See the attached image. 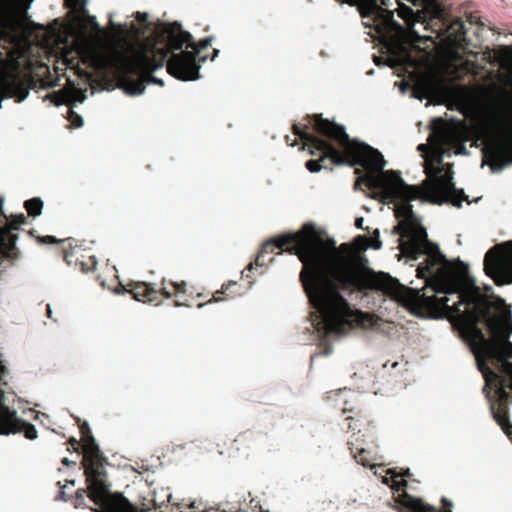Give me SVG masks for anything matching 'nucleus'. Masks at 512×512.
<instances>
[{"label": "nucleus", "instance_id": "6e6552de", "mask_svg": "<svg viewBox=\"0 0 512 512\" xmlns=\"http://www.w3.org/2000/svg\"><path fill=\"white\" fill-rule=\"evenodd\" d=\"M168 61L167 50H155L151 54L147 49H139L119 59L120 82L132 95L142 94L149 83L163 86V81L154 77L152 72L167 65Z\"/></svg>", "mask_w": 512, "mask_h": 512}, {"label": "nucleus", "instance_id": "5fc2aeb1", "mask_svg": "<svg viewBox=\"0 0 512 512\" xmlns=\"http://www.w3.org/2000/svg\"><path fill=\"white\" fill-rule=\"evenodd\" d=\"M434 20V18H430V20L427 22V26L431 25V22Z\"/></svg>", "mask_w": 512, "mask_h": 512}, {"label": "nucleus", "instance_id": "ddd939ff", "mask_svg": "<svg viewBox=\"0 0 512 512\" xmlns=\"http://www.w3.org/2000/svg\"><path fill=\"white\" fill-rule=\"evenodd\" d=\"M500 132L482 150L485 163L494 172L501 171L512 163V126L501 124Z\"/></svg>", "mask_w": 512, "mask_h": 512}, {"label": "nucleus", "instance_id": "a211bd4d", "mask_svg": "<svg viewBox=\"0 0 512 512\" xmlns=\"http://www.w3.org/2000/svg\"><path fill=\"white\" fill-rule=\"evenodd\" d=\"M436 19L441 22V26L437 30L439 35L445 36L454 45H461L465 42L466 28L461 19H454L449 24L442 18Z\"/></svg>", "mask_w": 512, "mask_h": 512}, {"label": "nucleus", "instance_id": "864d4df0", "mask_svg": "<svg viewBox=\"0 0 512 512\" xmlns=\"http://www.w3.org/2000/svg\"><path fill=\"white\" fill-rule=\"evenodd\" d=\"M66 62H67V65H69V66H70V65L73 63V60H68V59H66Z\"/></svg>", "mask_w": 512, "mask_h": 512}, {"label": "nucleus", "instance_id": "2eb2a0df", "mask_svg": "<svg viewBox=\"0 0 512 512\" xmlns=\"http://www.w3.org/2000/svg\"><path fill=\"white\" fill-rule=\"evenodd\" d=\"M159 39L166 42L164 47H157L155 44L143 45L140 49H147L149 53L154 54L155 50H167L168 56L174 50H181L184 45L186 48L193 47L192 35L181 29V25L177 22L169 24L159 33Z\"/></svg>", "mask_w": 512, "mask_h": 512}, {"label": "nucleus", "instance_id": "a18cd8bd", "mask_svg": "<svg viewBox=\"0 0 512 512\" xmlns=\"http://www.w3.org/2000/svg\"><path fill=\"white\" fill-rule=\"evenodd\" d=\"M469 21H470V23H471V24H473V23H477V17H476V16H472V15H471V16L469 17Z\"/></svg>", "mask_w": 512, "mask_h": 512}, {"label": "nucleus", "instance_id": "9b49d317", "mask_svg": "<svg viewBox=\"0 0 512 512\" xmlns=\"http://www.w3.org/2000/svg\"><path fill=\"white\" fill-rule=\"evenodd\" d=\"M211 47V38L202 39L197 45L193 42L192 51H182L172 54L167 64V71L173 77L182 81H191L199 78L200 62L206 61L207 54L203 52Z\"/></svg>", "mask_w": 512, "mask_h": 512}, {"label": "nucleus", "instance_id": "dca6fc26", "mask_svg": "<svg viewBox=\"0 0 512 512\" xmlns=\"http://www.w3.org/2000/svg\"><path fill=\"white\" fill-rule=\"evenodd\" d=\"M29 80L18 73H8L0 78V101L5 98H14L22 102L29 94Z\"/></svg>", "mask_w": 512, "mask_h": 512}, {"label": "nucleus", "instance_id": "f704fd0d", "mask_svg": "<svg viewBox=\"0 0 512 512\" xmlns=\"http://www.w3.org/2000/svg\"><path fill=\"white\" fill-rule=\"evenodd\" d=\"M67 444L69 445L68 451H71V448L73 449V451L78 453L80 452V450L82 451V442H79L74 437L69 438Z\"/></svg>", "mask_w": 512, "mask_h": 512}, {"label": "nucleus", "instance_id": "412c9836", "mask_svg": "<svg viewBox=\"0 0 512 512\" xmlns=\"http://www.w3.org/2000/svg\"><path fill=\"white\" fill-rule=\"evenodd\" d=\"M385 321L374 313L363 312L354 308V328L380 331Z\"/></svg>", "mask_w": 512, "mask_h": 512}, {"label": "nucleus", "instance_id": "c03bdc74", "mask_svg": "<svg viewBox=\"0 0 512 512\" xmlns=\"http://www.w3.org/2000/svg\"><path fill=\"white\" fill-rule=\"evenodd\" d=\"M351 418H352V417H351V416H349V415H347V416H346V418H345V420H346V421H348V424H347V428H348V429H350V428H351V422H350Z\"/></svg>", "mask_w": 512, "mask_h": 512}, {"label": "nucleus", "instance_id": "09e8293b", "mask_svg": "<svg viewBox=\"0 0 512 512\" xmlns=\"http://www.w3.org/2000/svg\"><path fill=\"white\" fill-rule=\"evenodd\" d=\"M64 496H65V492H64L63 490H62V491H60L59 498H61V499H65V497H64Z\"/></svg>", "mask_w": 512, "mask_h": 512}, {"label": "nucleus", "instance_id": "4c0bfd02", "mask_svg": "<svg viewBox=\"0 0 512 512\" xmlns=\"http://www.w3.org/2000/svg\"><path fill=\"white\" fill-rule=\"evenodd\" d=\"M62 464L65 465V466H71V465H75V462L74 461H71L69 460L67 457H64L62 459Z\"/></svg>", "mask_w": 512, "mask_h": 512}, {"label": "nucleus", "instance_id": "c756f323", "mask_svg": "<svg viewBox=\"0 0 512 512\" xmlns=\"http://www.w3.org/2000/svg\"><path fill=\"white\" fill-rule=\"evenodd\" d=\"M79 255H80V249L78 248H72L70 251H66L64 253V261L67 263L68 266H78L79 261Z\"/></svg>", "mask_w": 512, "mask_h": 512}, {"label": "nucleus", "instance_id": "b1692460", "mask_svg": "<svg viewBox=\"0 0 512 512\" xmlns=\"http://www.w3.org/2000/svg\"><path fill=\"white\" fill-rule=\"evenodd\" d=\"M398 16L402 18L408 26H413L416 22H425L424 12H414L412 8L404 4H400L398 8Z\"/></svg>", "mask_w": 512, "mask_h": 512}, {"label": "nucleus", "instance_id": "a878e982", "mask_svg": "<svg viewBox=\"0 0 512 512\" xmlns=\"http://www.w3.org/2000/svg\"><path fill=\"white\" fill-rule=\"evenodd\" d=\"M354 460L364 467L374 468L376 466V455L367 449H360L357 454H354Z\"/></svg>", "mask_w": 512, "mask_h": 512}, {"label": "nucleus", "instance_id": "393cba45", "mask_svg": "<svg viewBox=\"0 0 512 512\" xmlns=\"http://www.w3.org/2000/svg\"><path fill=\"white\" fill-rule=\"evenodd\" d=\"M68 83H69V85H71V89H65L62 92L61 100L56 102L57 105L62 104V103L72 104L75 102L84 101V99L86 97L84 94V91L74 87V84L72 83L71 80H68Z\"/></svg>", "mask_w": 512, "mask_h": 512}, {"label": "nucleus", "instance_id": "f257e3e1", "mask_svg": "<svg viewBox=\"0 0 512 512\" xmlns=\"http://www.w3.org/2000/svg\"><path fill=\"white\" fill-rule=\"evenodd\" d=\"M286 251L303 263L300 281L314 311L310 318L320 340L323 355H329L331 339L345 336L352 329V242L336 243L316 225L307 223L294 234L281 235L263 243L255 265L273 261L270 254Z\"/></svg>", "mask_w": 512, "mask_h": 512}, {"label": "nucleus", "instance_id": "423d86ee", "mask_svg": "<svg viewBox=\"0 0 512 512\" xmlns=\"http://www.w3.org/2000/svg\"><path fill=\"white\" fill-rule=\"evenodd\" d=\"M365 231L354 237V291L376 290L393 299H400L406 287L388 273L374 271L364 255L368 248L378 250L382 247L379 230L371 232L367 227Z\"/></svg>", "mask_w": 512, "mask_h": 512}, {"label": "nucleus", "instance_id": "2f4dec72", "mask_svg": "<svg viewBox=\"0 0 512 512\" xmlns=\"http://www.w3.org/2000/svg\"><path fill=\"white\" fill-rule=\"evenodd\" d=\"M65 6L79 13L86 12L85 2H82L81 0H65Z\"/></svg>", "mask_w": 512, "mask_h": 512}, {"label": "nucleus", "instance_id": "bb28decb", "mask_svg": "<svg viewBox=\"0 0 512 512\" xmlns=\"http://www.w3.org/2000/svg\"><path fill=\"white\" fill-rule=\"evenodd\" d=\"M24 207L29 216L37 217L42 213L43 201L38 197L31 198L24 202Z\"/></svg>", "mask_w": 512, "mask_h": 512}, {"label": "nucleus", "instance_id": "f8f14e48", "mask_svg": "<svg viewBox=\"0 0 512 512\" xmlns=\"http://www.w3.org/2000/svg\"><path fill=\"white\" fill-rule=\"evenodd\" d=\"M354 7H357L362 18H369L372 23L365 25L373 27L375 31L383 37L392 33L402 31V26L395 21L393 13L380 7L377 0H353Z\"/></svg>", "mask_w": 512, "mask_h": 512}, {"label": "nucleus", "instance_id": "f03ea898", "mask_svg": "<svg viewBox=\"0 0 512 512\" xmlns=\"http://www.w3.org/2000/svg\"><path fill=\"white\" fill-rule=\"evenodd\" d=\"M453 293H442L444 296L426 295L422 290L409 291L412 293L413 304L422 311L430 314H444L459 326L464 339L475 355L478 369L483 373L485 386L483 392L490 402V410L494 420L512 442V424L509 421V406L512 401L510 392L505 390V380L494 372L486 363L487 359L503 360L512 358V343L507 339L487 338L479 327L484 323L491 331L496 329V321L491 316L493 304L478 290L472 292L460 291L458 281H455Z\"/></svg>", "mask_w": 512, "mask_h": 512}, {"label": "nucleus", "instance_id": "de8ad7c7", "mask_svg": "<svg viewBox=\"0 0 512 512\" xmlns=\"http://www.w3.org/2000/svg\"><path fill=\"white\" fill-rule=\"evenodd\" d=\"M151 502L153 503V508H154V509H157V508H159V507H160V506L156 503V501H155V500H152Z\"/></svg>", "mask_w": 512, "mask_h": 512}, {"label": "nucleus", "instance_id": "c85d7f7f", "mask_svg": "<svg viewBox=\"0 0 512 512\" xmlns=\"http://www.w3.org/2000/svg\"><path fill=\"white\" fill-rule=\"evenodd\" d=\"M496 361L500 364L501 371L511 378V382L509 384H507V380L503 378L505 380V382L503 383V385L505 386V390L507 388L512 390V362L507 361V359Z\"/></svg>", "mask_w": 512, "mask_h": 512}, {"label": "nucleus", "instance_id": "58836bf2", "mask_svg": "<svg viewBox=\"0 0 512 512\" xmlns=\"http://www.w3.org/2000/svg\"><path fill=\"white\" fill-rule=\"evenodd\" d=\"M0 367H2L3 369H5V370H6L5 376H3V377H4V381H8V380H7V377H8V375H9V371H8L7 367L2 363V361H1V360H0Z\"/></svg>", "mask_w": 512, "mask_h": 512}, {"label": "nucleus", "instance_id": "7ed1b4c3", "mask_svg": "<svg viewBox=\"0 0 512 512\" xmlns=\"http://www.w3.org/2000/svg\"><path fill=\"white\" fill-rule=\"evenodd\" d=\"M441 171L432 164L425 166V173L428 176L433 174V178L426 181L427 191L419 186L406 184L400 175L398 177L400 183H393L391 189L387 185L374 195L383 203L395 205L394 214L398 224L394 226L392 232L400 236L398 241L401 254L414 261L420 255L426 256L416 272L418 278L426 280L427 286L433 291L432 295L453 293L457 280L451 263L441 253L438 245L428 239L426 229L415 216L410 202L416 199L432 198V203L442 204L448 201L452 193L458 192L450 176L439 175Z\"/></svg>", "mask_w": 512, "mask_h": 512}, {"label": "nucleus", "instance_id": "72a5a7b5", "mask_svg": "<svg viewBox=\"0 0 512 512\" xmlns=\"http://www.w3.org/2000/svg\"><path fill=\"white\" fill-rule=\"evenodd\" d=\"M68 119L74 127H80L83 124L82 117L78 115L76 112H74L72 109L69 110Z\"/></svg>", "mask_w": 512, "mask_h": 512}, {"label": "nucleus", "instance_id": "ea45409f", "mask_svg": "<svg viewBox=\"0 0 512 512\" xmlns=\"http://www.w3.org/2000/svg\"><path fill=\"white\" fill-rule=\"evenodd\" d=\"M146 14H142L140 12H137V15H136V18L139 20V21H144L146 20Z\"/></svg>", "mask_w": 512, "mask_h": 512}, {"label": "nucleus", "instance_id": "5701e85b", "mask_svg": "<svg viewBox=\"0 0 512 512\" xmlns=\"http://www.w3.org/2000/svg\"><path fill=\"white\" fill-rule=\"evenodd\" d=\"M255 443V434L251 430H246L237 435V437L231 443V450L228 454L230 455L232 452H241V451H250Z\"/></svg>", "mask_w": 512, "mask_h": 512}, {"label": "nucleus", "instance_id": "c9c22d12", "mask_svg": "<svg viewBox=\"0 0 512 512\" xmlns=\"http://www.w3.org/2000/svg\"><path fill=\"white\" fill-rule=\"evenodd\" d=\"M38 242L40 244H56V243H59L60 240H58L56 237L54 236H43V237H38L37 238Z\"/></svg>", "mask_w": 512, "mask_h": 512}, {"label": "nucleus", "instance_id": "e433bc0d", "mask_svg": "<svg viewBox=\"0 0 512 512\" xmlns=\"http://www.w3.org/2000/svg\"><path fill=\"white\" fill-rule=\"evenodd\" d=\"M363 223H364V219L362 217L356 218L355 221H354V226H356L357 228L364 229L363 228Z\"/></svg>", "mask_w": 512, "mask_h": 512}, {"label": "nucleus", "instance_id": "603ef678", "mask_svg": "<svg viewBox=\"0 0 512 512\" xmlns=\"http://www.w3.org/2000/svg\"><path fill=\"white\" fill-rule=\"evenodd\" d=\"M252 268H253V264H252V263H250V264L246 267V270H249V271H250V270H252Z\"/></svg>", "mask_w": 512, "mask_h": 512}, {"label": "nucleus", "instance_id": "9d476101", "mask_svg": "<svg viewBox=\"0 0 512 512\" xmlns=\"http://www.w3.org/2000/svg\"><path fill=\"white\" fill-rule=\"evenodd\" d=\"M129 287L127 292L137 301L155 302L158 304L161 301V296L165 298L175 297L176 306H191V293H188L185 281L174 282L163 279L159 289L153 284L146 282L131 283Z\"/></svg>", "mask_w": 512, "mask_h": 512}, {"label": "nucleus", "instance_id": "6e6d98bb", "mask_svg": "<svg viewBox=\"0 0 512 512\" xmlns=\"http://www.w3.org/2000/svg\"><path fill=\"white\" fill-rule=\"evenodd\" d=\"M68 483L74 485L75 484V481L74 480H71V481H67Z\"/></svg>", "mask_w": 512, "mask_h": 512}, {"label": "nucleus", "instance_id": "39448f33", "mask_svg": "<svg viewBox=\"0 0 512 512\" xmlns=\"http://www.w3.org/2000/svg\"><path fill=\"white\" fill-rule=\"evenodd\" d=\"M303 125L293 124L292 131L317 159L308 160L306 168L319 172L322 168L332 169L334 165L352 167V140L345 128L325 119L321 114L306 115Z\"/></svg>", "mask_w": 512, "mask_h": 512}, {"label": "nucleus", "instance_id": "7c9ffc66", "mask_svg": "<svg viewBox=\"0 0 512 512\" xmlns=\"http://www.w3.org/2000/svg\"><path fill=\"white\" fill-rule=\"evenodd\" d=\"M236 284H237L236 282H232V281L228 282L227 284H223L221 290H217L216 292L213 293L212 298L208 301V303L218 302V301L222 300L221 295L226 294L227 291L229 290V288Z\"/></svg>", "mask_w": 512, "mask_h": 512}, {"label": "nucleus", "instance_id": "8fccbe9b", "mask_svg": "<svg viewBox=\"0 0 512 512\" xmlns=\"http://www.w3.org/2000/svg\"><path fill=\"white\" fill-rule=\"evenodd\" d=\"M425 148H426L425 144H420V145L418 146V149H419V150H424Z\"/></svg>", "mask_w": 512, "mask_h": 512}, {"label": "nucleus", "instance_id": "20e7f679", "mask_svg": "<svg viewBox=\"0 0 512 512\" xmlns=\"http://www.w3.org/2000/svg\"><path fill=\"white\" fill-rule=\"evenodd\" d=\"M82 442V467L87 487L76 491L75 507L85 506V496L96 506L95 512H149L150 508L142 504L139 508L132 504L122 493L111 491V482L106 466L108 460L102 454L94 439L88 423L79 426Z\"/></svg>", "mask_w": 512, "mask_h": 512}, {"label": "nucleus", "instance_id": "4d7b16f0", "mask_svg": "<svg viewBox=\"0 0 512 512\" xmlns=\"http://www.w3.org/2000/svg\"><path fill=\"white\" fill-rule=\"evenodd\" d=\"M2 35H3V31H2V30H0V38L2 37Z\"/></svg>", "mask_w": 512, "mask_h": 512}, {"label": "nucleus", "instance_id": "4be33fe9", "mask_svg": "<svg viewBox=\"0 0 512 512\" xmlns=\"http://www.w3.org/2000/svg\"><path fill=\"white\" fill-rule=\"evenodd\" d=\"M350 390L346 387L330 391L327 393V399L334 402V407L341 410L342 414L345 415L352 411V406L349 401Z\"/></svg>", "mask_w": 512, "mask_h": 512}, {"label": "nucleus", "instance_id": "3c124183", "mask_svg": "<svg viewBox=\"0 0 512 512\" xmlns=\"http://www.w3.org/2000/svg\"><path fill=\"white\" fill-rule=\"evenodd\" d=\"M217 54H218V50L213 49V56H212V58H211V59H213Z\"/></svg>", "mask_w": 512, "mask_h": 512}, {"label": "nucleus", "instance_id": "37998d69", "mask_svg": "<svg viewBox=\"0 0 512 512\" xmlns=\"http://www.w3.org/2000/svg\"><path fill=\"white\" fill-rule=\"evenodd\" d=\"M47 316H48L49 318H52V310H51L50 305H47Z\"/></svg>", "mask_w": 512, "mask_h": 512}, {"label": "nucleus", "instance_id": "6ab92c4d", "mask_svg": "<svg viewBox=\"0 0 512 512\" xmlns=\"http://www.w3.org/2000/svg\"><path fill=\"white\" fill-rule=\"evenodd\" d=\"M448 143L456 147L457 154H466L465 143L470 139V131L464 122H461L446 132Z\"/></svg>", "mask_w": 512, "mask_h": 512}, {"label": "nucleus", "instance_id": "aec40b11", "mask_svg": "<svg viewBox=\"0 0 512 512\" xmlns=\"http://www.w3.org/2000/svg\"><path fill=\"white\" fill-rule=\"evenodd\" d=\"M409 476V469L402 472H396L395 469H387L385 470V475H380V478L383 484L388 485L392 490L398 492V495L394 498L396 500L400 494L407 493L406 487L408 483L405 478Z\"/></svg>", "mask_w": 512, "mask_h": 512}, {"label": "nucleus", "instance_id": "49530a36", "mask_svg": "<svg viewBox=\"0 0 512 512\" xmlns=\"http://www.w3.org/2000/svg\"><path fill=\"white\" fill-rule=\"evenodd\" d=\"M189 508L191 509H198L199 506H196V502H192L190 505H189Z\"/></svg>", "mask_w": 512, "mask_h": 512}, {"label": "nucleus", "instance_id": "a19ab883", "mask_svg": "<svg viewBox=\"0 0 512 512\" xmlns=\"http://www.w3.org/2000/svg\"><path fill=\"white\" fill-rule=\"evenodd\" d=\"M286 142L291 146H296L298 144L297 139H294L292 142H290L289 136H286Z\"/></svg>", "mask_w": 512, "mask_h": 512}, {"label": "nucleus", "instance_id": "cd10ccee", "mask_svg": "<svg viewBox=\"0 0 512 512\" xmlns=\"http://www.w3.org/2000/svg\"><path fill=\"white\" fill-rule=\"evenodd\" d=\"M97 265V260L94 255H89L85 257L84 255H79L78 266L80 271L87 273L93 271Z\"/></svg>", "mask_w": 512, "mask_h": 512}, {"label": "nucleus", "instance_id": "473e14b6", "mask_svg": "<svg viewBox=\"0 0 512 512\" xmlns=\"http://www.w3.org/2000/svg\"><path fill=\"white\" fill-rule=\"evenodd\" d=\"M431 89H432V83L430 82V80H428V79H421L416 84L415 92L416 91H421V92H424V93H429L431 91Z\"/></svg>", "mask_w": 512, "mask_h": 512}, {"label": "nucleus", "instance_id": "1a4fd4ad", "mask_svg": "<svg viewBox=\"0 0 512 512\" xmlns=\"http://www.w3.org/2000/svg\"><path fill=\"white\" fill-rule=\"evenodd\" d=\"M5 373L6 370L0 367V435L22 432L27 439L34 440L37 438L35 426L20 419L17 411L11 407L17 395L8 381H4Z\"/></svg>", "mask_w": 512, "mask_h": 512}, {"label": "nucleus", "instance_id": "0eeeda50", "mask_svg": "<svg viewBox=\"0 0 512 512\" xmlns=\"http://www.w3.org/2000/svg\"><path fill=\"white\" fill-rule=\"evenodd\" d=\"M386 161L381 152L372 146L354 138V190L368 191L374 195L387 185L391 188L399 182L400 172L384 170Z\"/></svg>", "mask_w": 512, "mask_h": 512}, {"label": "nucleus", "instance_id": "79ce46f5", "mask_svg": "<svg viewBox=\"0 0 512 512\" xmlns=\"http://www.w3.org/2000/svg\"><path fill=\"white\" fill-rule=\"evenodd\" d=\"M340 4H348L349 6H352V0H336Z\"/></svg>", "mask_w": 512, "mask_h": 512}, {"label": "nucleus", "instance_id": "f3484780", "mask_svg": "<svg viewBox=\"0 0 512 512\" xmlns=\"http://www.w3.org/2000/svg\"><path fill=\"white\" fill-rule=\"evenodd\" d=\"M396 504L405 512H447L451 511V507L453 506L451 500L446 497H442L441 504L443 506V510H439L435 506L425 503L420 498L412 497L408 493L400 494L396 498Z\"/></svg>", "mask_w": 512, "mask_h": 512}, {"label": "nucleus", "instance_id": "4468645a", "mask_svg": "<svg viewBox=\"0 0 512 512\" xmlns=\"http://www.w3.org/2000/svg\"><path fill=\"white\" fill-rule=\"evenodd\" d=\"M484 270L497 286L512 284V252L503 254L499 246L493 247L485 255Z\"/></svg>", "mask_w": 512, "mask_h": 512}]
</instances>
